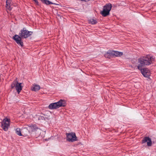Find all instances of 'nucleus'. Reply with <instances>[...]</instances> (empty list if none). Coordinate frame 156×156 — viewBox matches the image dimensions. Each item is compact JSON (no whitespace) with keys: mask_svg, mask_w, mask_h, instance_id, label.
<instances>
[{"mask_svg":"<svg viewBox=\"0 0 156 156\" xmlns=\"http://www.w3.org/2000/svg\"><path fill=\"white\" fill-rule=\"evenodd\" d=\"M33 32L29 31L25 27H24L20 31L19 35H15L13 37V39L16 41L17 44L22 47L23 43L22 41V38H26L31 36Z\"/></svg>","mask_w":156,"mask_h":156,"instance_id":"nucleus-1","label":"nucleus"},{"mask_svg":"<svg viewBox=\"0 0 156 156\" xmlns=\"http://www.w3.org/2000/svg\"><path fill=\"white\" fill-rule=\"evenodd\" d=\"M154 60V57L150 55H147L146 56H142L138 59L139 65L137 66L138 69H140L142 66L149 65L152 63Z\"/></svg>","mask_w":156,"mask_h":156,"instance_id":"nucleus-2","label":"nucleus"},{"mask_svg":"<svg viewBox=\"0 0 156 156\" xmlns=\"http://www.w3.org/2000/svg\"><path fill=\"white\" fill-rule=\"evenodd\" d=\"M112 5L110 3L106 4L104 7L103 10L101 11L100 14L103 16L106 17L110 14L112 9Z\"/></svg>","mask_w":156,"mask_h":156,"instance_id":"nucleus-3","label":"nucleus"},{"mask_svg":"<svg viewBox=\"0 0 156 156\" xmlns=\"http://www.w3.org/2000/svg\"><path fill=\"white\" fill-rule=\"evenodd\" d=\"M10 119L6 118L4 119L1 122V127L5 131L7 130L10 126Z\"/></svg>","mask_w":156,"mask_h":156,"instance_id":"nucleus-4","label":"nucleus"},{"mask_svg":"<svg viewBox=\"0 0 156 156\" xmlns=\"http://www.w3.org/2000/svg\"><path fill=\"white\" fill-rule=\"evenodd\" d=\"M21 83H19L16 80H14L11 85V88L13 89L15 88L17 92L19 93L22 89Z\"/></svg>","mask_w":156,"mask_h":156,"instance_id":"nucleus-5","label":"nucleus"},{"mask_svg":"<svg viewBox=\"0 0 156 156\" xmlns=\"http://www.w3.org/2000/svg\"><path fill=\"white\" fill-rule=\"evenodd\" d=\"M67 140L69 141L73 142L76 140L77 137L75 133H66Z\"/></svg>","mask_w":156,"mask_h":156,"instance_id":"nucleus-6","label":"nucleus"},{"mask_svg":"<svg viewBox=\"0 0 156 156\" xmlns=\"http://www.w3.org/2000/svg\"><path fill=\"white\" fill-rule=\"evenodd\" d=\"M140 68V69H138L140 70L143 75L145 77H148L151 74L150 70L147 68H144L143 69Z\"/></svg>","mask_w":156,"mask_h":156,"instance_id":"nucleus-7","label":"nucleus"},{"mask_svg":"<svg viewBox=\"0 0 156 156\" xmlns=\"http://www.w3.org/2000/svg\"><path fill=\"white\" fill-rule=\"evenodd\" d=\"M147 142V145L150 146L152 145V141L150 138L148 137H144L142 141V143H145Z\"/></svg>","mask_w":156,"mask_h":156,"instance_id":"nucleus-8","label":"nucleus"},{"mask_svg":"<svg viewBox=\"0 0 156 156\" xmlns=\"http://www.w3.org/2000/svg\"><path fill=\"white\" fill-rule=\"evenodd\" d=\"M113 50H110L108 51L105 54V58H110L114 57Z\"/></svg>","mask_w":156,"mask_h":156,"instance_id":"nucleus-9","label":"nucleus"},{"mask_svg":"<svg viewBox=\"0 0 156 156\" xmlns=\"http://www.w3.org/2000/svg\"><path fill=\"white\" fill-rule=\"evenodd\" d=\"M56 102L58 108L61 107H65L66 105V101L64 100L61 99Z\"/></svg>","mask_w":156,"mask_h":156,"instance_id":"nucleus-10","label":"nucleus"},{"mask_svg":"<svg viewBox=\"0 0 156 156\" xmlns=\"http://www.w3.org/2000/svg\"><path fill=\"white\" fill-rule=\"evenodd\" d=\"M12 5V1L11 0H6V8L9 10H11L12 8L11 6Z\"/></svg>","mask_w":156,"mask_h":156,"instance_id":"nucleus-11","label":"nucleus"},{"mask_svg":"<svg viewBox=\"0 0 156 156\" xmlns=\"http://www.w3.org/2000/svg\"><path fill=\"white\" fill-rule=\"evenodd\" d=\"M48 108L50 109H56L58 108L57 102L51 103L48 106Z\"/></svg>","mask_w":156,"mask_h":156,"instance_id":"nucleus-12","label":"nucleus"},{"mask_svg":"<svg viewBox=\"0 0 156 156\" xmlns=\"http://www.w3.org/2000/svg\"><path fill=\"white\" fill-rule=\"evenodd\" d=\"M112 52L113 53L114 57H115L120 56L123 55L122 52L118 51H113Z\"/></svg>","mask_w":156,"mask_h":156,"instance_id":"nucleus-13","label":"nucleus"},{"mask_svg":"<svg viewBox=\"0 0 156 156\" xmlns=\"http://www.w3.org/2000/svg\"><path fill=\"white\" fill-rule=\"evenodd\" d=\"M40 89V86L34 84L33 85L31 90L33 91H38Z\"/></svg>","mask_w":156,"mask_h":156,"instance_id":"nucleus-14","label":"nucleus"},{"mask_svg":"<svg viewBox=\"0 0 156 156\" xmlns=\"http://www.w3.org/2000/svg\"><path fill=\"white\" fill-rule=\"evenodd\" d=\"M30 129H31L32 131L34 132L37 131L39 129L35 125H31L28 126Z\"/></svg>","mask_w":156,"mask_h":156,"instance_id":"nucleus-15","label":"nucleus"},{"mask_svg":"<svg viewBox=\"0 0 156 156\" xmlns=\"http://www.w3.org/2000/svg\"><path fill=\"white\" fill-rule=\"evenodd\" d=\"M41 2L44 4L47 5H49L50 4H53V3L51 2L48 0H40Z\"/></svg>","mask_w":156,"mask_h":156,"instance_id":"nucleus-16","label":"nucleus"},{"mask_svg":"<svg viewBox=\"0 0 156 156\" xmlns=\"http://www.w3.org/2000/svg\"><path fill=\"white\" fill-rule=\"evenodd\" d=\"M89 23L92 24H95L97 23V22L96 20L91 19L89 20Z\"/></svg>","mask_w":156,"mask_h":156,"instance_id":"nucleus-17","label":"nucleus"},{"mask_svg":"<svg viewBox=\"0 0 156 156\" xmlns=\"http://www.w3.org/2000/svg\"><path fill=\"white\" fill-rule=\"evenodd\" d=\"M16 134L20 136H22V135L21 133L20 129L19 128H17L16 129Z\"/></svg>","mask_w":156,"mask_h":156,"instance_id":"nucleus-18","label":"nucleus"},{"mask_svg":"<svg viewBox=\"0 0 156 156\" xmlns=\"http://www.w3.org/2000/svg\"><path fill=\"white\" fill-rule=\"evenodd\" d=\"M23 131H26L27 132V133L24 134L25 135H27V133L28 132V130L26 127H24L22 129V132H23Z\"/></svg>","mask_w":156,"mask_h":156,"instance_id":"nucleus-19","label":"nucleus"},{"mask_svg":"<svg viewBox=\"0 0 156 156\" xmlns=\"http://www.w3.org/2000/svg\"><path fill=\"white\" fill-rule=\"evenodd\" d=\"M35 2V3H36V4L37 5H38V1L36 0V1H35L34 2Z\"/></svg>","mask_w":156,"mask_h":156,"instance_id":"nucleus-20","label":"nucleus"},{"mask_svg":"<svg viewBox=\"0 0 156 156\" xmlns=\"http://www.w3.org/2000/svg\"><path fill=\"white\" fill-rule=\"evenodd\" d=\"M90 0H85V2H88L89 1H90Z\"/></svg>","mask_w":156,"mask_h":156,"instance_id":"nucleus-21","label":"nucleus"},{"mask_svg":"<svg viewBox=\"0 0 156 156\" xmlns=\"http://www.w3.org/2000/svg\"><path fill=\"white\" fill-rule=\"evenodd\" d=\"M35 2V1H36V0H33Z\"/></svg>","mask_w":156,"mask_h":156,"instance_id":"nucleus-22","label":"nucleus"}]
</instances>
